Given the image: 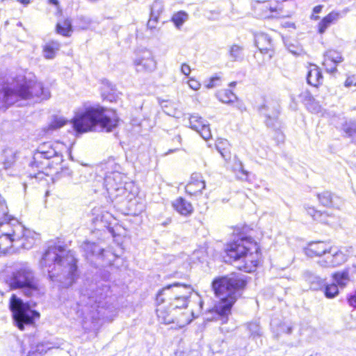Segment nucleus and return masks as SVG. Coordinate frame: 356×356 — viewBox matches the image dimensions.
I'll list each match as a JSON object with an SVG mask.
<instances>
[{
  "instance_id": "f3484780",
  "label": "nucleus",
  "mask_w": 356,
  "mask_h": 356,
  "mask_svg": "<svg viewBox=\"0 0 356 356\" xmlns=\"http://www.w3.org/2000/svg\"><path fill=\"white\" fill-rule=\"evenodd\" d=\"M108 165H115V171L113 172H106V176L104 178V184L108 191L115 190L118 191L120 189V186L122 185V175L118 172V169L120 166L115 164L114 162L108 161L107 163Z\"/></svg>"
},
{
  "instance_id": "49530a36",
  "label": "nucleus",
  "mask_w": 356,
  "mask_h": 356,
  "mask_svg": "<svg viewBox=\"0 0 356 356\" xmlns=\"http://www.w3.org/2000/svg\"><path fill=\"white\" fill-rule=\"evenodd\" d=\"M286 45L289 51L295 56H300L303 52L302 47L298 45L292 43L286 44Z\"/></svg>"
},
{
  "instance_id": "4468645a",
  "label": "nucleus",
  "mask_w": 356,
  "mask_h": 356,
  "mask_svg": "<svg viewBox=\"0 0 356 356\" xmlns=\"http://www.w3.org/2000/svg\"><path fill=\"white\" fill-rule=\"evenodd\" d=\"M134 65L137 72H152L156 67V63L152 52L146 49L138 51L134 59Z\"/></svg>"
},
{
  "instance_id": "8fccbe9b",
  "label": "nucleus",
  "mask_w": 356,
  "mask_h": 356,
  "mask_svg": "<svg viewBox=\"0 0 356 356\" xmlns=\"http://www.w3.org/2000/svg\"><path fill=\"white\" fill-rule=\"evenodd\" d=\"M347 301L350 307L356 308V291L348 295Z\"/></svg>"
},
{
  "instance_id": "bf43d9fd",
  "label": "nucleus",
  "mask_w": 356,
  "mask_h": 356,
  "mask_svg": "<svg viewBox=\"0 0 356 356\" xmlns=\"http://www.w3.org/2000/svg\"><path fill=\"white\" fill-rule=\"evenodd\" d=\"M218 79H219L218 77L211 78L209 80V82L207 84V88H212L215 87V86H216L215 82L218 81Z\"/></svg>"
},
{
  "instance_id": "338daca9",
  "label": "nucleus",
  "mask_w": 356,
  "mask_h": 356,
  "mask_svg": "<svg viewBox=\"0 0 356 356\" xmlns=\"http://www.w3.org/2000/svg\"><path fill=\"white\" fill-rule=\"evenodd\" d=\"M175 140H177V141L180 142L181 140V138L179 135L177 136L175 138Z\"/></svg>"
},
{
  "instance_id": "69168bd1",
  "label": "nucleus",
  "mask_w": 356,
  "mask_h": 356,
  "mask_svg": "<svg viewBox=\"0 0 356 356\" xmlns=\"http://www.w3.org/2000/svg\"><path fill=\"white\" fill-rule=\"evenodd\" d=\"M170 222V220H167L166 221H165L164 222L162 223V225L163 226H166L167 225H168L169 223Z\"/></svg>"
},
{
  "instance_id": "0eeeda50",
  "label": "nucleus",
  "mask_w": 356,
  "mask_h": 356,
  "mask_svg": "<svg viewBox=\"0 0 356 356\" xmlns=\"http://www.w3.org/2000/svg\"><path fill=\"white\" fill-rule=\"evenodd\" d=\"M7 283L12 289H24L27 296H31L34 292L38 291L35 273L26 262L16 265L15 270L7 279Z\"/></svg>"
},
{
  "instance_id": "72a5a7b5",
  "label": "nucleus",
  "mask_w": 356,
  "mask_h": 356,
  "mask_svg": "<svg viewBox=\"0 0 356 356\" xmlns=\"http://www.w3.org/2000/svg\"><path fill=\"white\" fill-rule=\"evenodd\" d=\"M217 97L222 103L232 104L236 99V95L230 90L226 89L217 93Z\"/></svg>"
},
{
  "instance_id": "ea45409f",
  "label": "nucleus",
  "mask_w": 356,
  "mask_h": 356,
  "mask_svg": "<svg viewBox=\"0 0 356 356\" xmlns=\"http://www.w3.org/2000/svg\"><path fill=\"white\" fill-rule=\"evenodd\" d=\"M345 12L332 11L325 16L320 22L328 23L340 19L345 15Z\"/></svg>"
},
{
  "instance_id": "09e8293b",
  "label": "nucleus",
  "mask_w": 356,
  "mask_h": 356,
  "mask_svg": "<svg viewBox=\"0 0 356 356\" xmlns=\"http://www.w3.org/2000/svg\"><path fill=\"white\" fill-rule=\"evenodd\" d=\"M323 8V6H322V5H318L316 6H315L313 8V13L311 15L310 19L312 20H314V21L319 19V17L316 15L321 12Z\"/></svg>"
},
{
  "instance_id": "6ab92c4d",
  "label": "nucleus",
  "mask_w": 356,
  "mask_h": 356,
  "mask_svg": "<svg viewBox=\"0 0 356 356\" xmlns=\"http://www.w3.org/2000/svg\"><path fill=\"white\" fill-rule=\"evenodd\" d=\"M205 181L201 175L193 173L190 182L186 186V192L191 196H197L202 194V191L205 188Z\"/></svg>"
},
{
  "instance_id": "680f3d73",
  "label": "nucleus",
  "mask_w": 356,
  "mask_h": 356,
  "mask_svg": "<svg viewBox=\"0 0 356 356\" xmlns=\"http://www.w3.org/2000/svg\"><path fill=\"white\" fill-rule=\"evenodd\" d=\"M27 356H41V353L37 351L29 352Z\"/></svg>"
},
{
  "instance_id": "39448f33",
  "label": "nucleus",
  "mask_w": 356,
  "mask_h": 356,
  "mask_svg": "<svg viewBox=\"0 0 356 356\" xmlns=\"http://www.w3.org/2000/svg\"><path fill=\"white\" fill-rule=\"evenodd\" d=\"M118 122L115 112L95 105L86 107L83 111L77 113L72 123L74 130L81 134L94 130L97 125L109 132L117 127Z\"/></svg>"
},
{
  "instance_id": "a19ab883",
  "label": "nucleus",
  "mask_w": 356,
  "mask_h": 356,
  "mask_svg": "<svg viewBox=\"0 0 356 356\" xmlns=\"http://www.w3.org/2000/svg\"><path fill=\"white\" fill-rule=\"evenodd\" d=\"M248 329L250 332V337L253 339L261 337L262 335L261 329L259 325L256 322L250 323L248 325Z\"/></svg>"
},
{
  "instance_id": "603ef678",
  "label": "nucleus",
  "mask_w": 356,
  "mask_h": 356,
  "mask_svg": "<svg viewBox=\"0 0 356 356\" xmlns=\"http://www.w3.org/2000/svg\"><path fill=\"white\" fill-rule=\"evenodd\" d=\"M344 86L346 88H350L353 86H356V77L355 76H348L344 83Z\"/></svg>"
},
{
  "instance_id": "e433bc0d",
  "label": "nucleus",
  "mask_w": 356,
  "mask_h": 356,
  "mask_svg": "<svg viewBox=\"0 0 356 356\" xmlns=\"http://www.w3.org/2000/svg\"><path fill=\"white\" fill-rule=\"evenodd\" d=\"M324 295L327 298H334L339 294V287L335 283L327 284L323 286Z\"/></svg>"
},
{
  "instance_id": "4d7b16f0",
  "label": "nucleus",
  "mask_w": 356,
  "mask_h": 356,
  "mask_svg": "<svg viewBox=\"0 0 356 356\" xmlns=\"http://www.w3.org/2000/svg\"><path fill=\"white\" fill-rule=\"evenodd\" d=\"M188 86L191 88H192L194 90H198L200 87V83L193 79H191L188 81Z\"/></svg>"
},
{
  "instance_id": "5701e85b",
  "label": "nucleus",
  "mask_w": 356,
  "mask_h": 356,
  "mask_svg": "<svg viewBox=\"0 0 356 356\" xmlns=\"http://www.w3.org/2000/svg\"><path fill=\"white\" fill-rule=\"evenodd\" d=\"M172 205L177 212L184 216H190L193 211V207L191 202L181 197L174 200Z\"/></svg>"
},
{
  "instance_id": "473e14b6",
  "label": "nucleus",
  "mask_w": 356,
  "mask_h": 356,
  "mask_svg": "<svg viewBox=\"0 0 356 356\" xmlns=\"http://www.w3.org/2000/svg\"><path fill=\"white\" fill-rule=\"evenodd\" d=\"M156 30V27L149 26V24H140V26L136 29L137 38H149L152 36Z\"/></svg>"
},
{
  "instance_id": "dca6fc26",
  "label": "nucleus",
  "mask_w": 356,
  "mask_h": 356,
  "mask_svg": "<svg viewBox=\"0 0 356 356\" xmlns=\"http://www.w3.org/2000/svg\"><path fill=\"white\" fill-rule=\"evenodd\" d=\"M343 61L341 54L336 50H328L324 54L323 65L327 72L334 74L337 71V65Z\"/></svg>"
},
{
  "instance_id": "f03ea898",
  "label": "nucleus",
  "mask_w": 356,
  "mask_h": 356,
  "mask_svg": "<svg viewBox=\"0 0 356 356\" xmlns=\"http://www.w3.org/2000/svg\"><path fill=\"white\" fill-rule=\"evenodd\" d=\"M40 264L47 268L50 280L59 288L71 286L79 276L74 254L61 245H49Z\"/></svg>"
},
{
  "instance_id": "c756f323",
  "label": "nucleus",
  "mask_w": 356,
  "mask_h": 356,
  "mask_svg": "<svg viewBox=\"0 0 356 356\" xmlns=\"http://www.w3.org/2000/svg\"><path fill=\"white\" fill-rule=\"evenodd\" d=\"M60 43L56 41H50L44 46L43 54L44 58L52 59L60 49Z\"/></svg>"
},
{
  "instance_id": "a211bd4d",
  "label": "nucleus",
  "mask_w": 356,
  "mask_h": 356,
  "mask_svg": "<svg viewBox=\"0 0 356 356\" xmlns=\"http://www.w3.org/2000/svg\"><path fill=\"white\" fill-rule=\"evenodd\" d=\"M191 128L197 133L205 140H209L211 137V131L207 122L197 115H192L189 118Z\"/></svg>"
},
{
  "instance_id": "cd10ccee",
  "label": "nucleus",
  "mask_w": 356,
  "mask_h": 356,
  "mask_svg": "<svg viewBox=\"0 0 356 356\" xmlns=\"http://www.w3.org/2000/svg\"><path fill=\"white\" fill-rule=\"evenodd\" d=\"M163 11V2L161 0H155L151 6L149 19L147 22H150L151 21L157 22Z\"/></svg>"
},
{
  "instance_id": "f8f14e48",
  "label": "nucleus",
  "mask_w": 356,
  "mask_h": 356,
  "mask_svg": "<svg viewBox=\"0 0 356 356\" xmlns=\"http://www.w3.org/2000/svg\"><path fill=\"white\" fill-rule=\"evenodd\" d=\"M252 8L257 17L261 19H279L289 16L283 10V3L274 0L255 1Z\"/></svg>"
},
{
  "instance_id": "7c9ffc66",
  "label": "nucleus",
  "mask_w": 356,
  "mask_h": 356,
  "mask_svg": "<svg viewBox=\"0 0 356 356\" xmlns=\"http://www.w3.org/2000/svg\"><path fill=\"white\" fill-rule=\"evenodd\" d=\"M17 152L12 149H6L3 151V168H10L16 161Z\"/></svg>"
},
{
  "instance_id": "b1692460",
  "label": "nucleus",
  "mask_w": 356,
  "mask_h": 356,
  "mask_svg": "<svg viewBox=\"0 0 356 356\" xmlns=\"http://www.w3.org/2000/svg\"><path fill=\"white\" fill-rule=\"evenodd\" d=\"M254 40L257 48L263 54H267L272 49L271 39L266 33L257 34Z\"/></svg>"
},
{
  "instance_id": "f704fd0d",
  "label": "nucleus",
  "mask_w": 356,
  "mask_h": 356,
  "mask_svg": "<svg viewBox=\"0 0 356 356\" xmlns=\"http://www.w3.org/2000/svg\"><path fill=\"white\" fill-rule=\"evenodd\" d=\"M19 240H13V238L0 234V251L6 254L12 248L13 243L19 242Z\"/></svg>"
},
{
  "instance_id": "864d4df0",
  "label": "nucleus",
  "mask_w": 356,
  "mask_h": 356,
  "mask_svg": "<svg viewBox=\"0 0 356 356\" xmlns=\"http://www.w3.org/2000/svg\"><path fill=\"white\" fill-rule=\"evenodd\" d=\"M280 330L281 332H282L284 333L290 334L292 332L293 327L290 325L283 323V324L280 325Z\"/></svg>"
},
{
  "instance_id": "4be33fe9",
  "label": "nucleus",
  "mask_w": 356,
  "mask_h": 356,
  "mask_svg": "<svg viewBox=\"0 0 356 356\" xmlns=\"http://www.w3.org/2000/svg\"><path fill=\"white\" fill-rule=\"evenodd\" d=\"M82 248L88 260L93 257L101 259L104 258V250L95 243L85 242L82 245Z\"/></svg>"
},
{
  "instance_id": "79ce46f5",
  "label": "nucleus",
  "mask_w": 356,
  "mask_h": 356,
  "mask_svg": "<svg viewBox=\"0 0 356 356\" xmlns=\"http://www.w3.org/2000/svg\"><path fill=\"white\" fill-rule=\"evenodd\" d=\"M229 54L234 60H237L243 56V49L238 45H233L229 49Z\"/></svg>"
},
{
  "instance_id": "7ed1b4c3",
  "label": "nucleus",
  "mask_w": 356,
  "mask_h": 356,
  "mask_svg": "<svg viewBox=\"0 0 356 356\" xmlns=\"http://www.w3.org/2000/svg\"><path fill=\"white\" fill-rule=\"evenodd\" d=\"M193 291L191 285L179 282L169 284L161 289L156 297V314L161 322L170 324L175 321L177 323L182 321L178 312L187 307ZM191 321L192 319L188 318L183 323L188 324Z\"/></svg>"
},
{
  "instance_id": "20e7f679",
  "label": "nucleus",
  "mask_w": 356,
  "mask_h": 356,
  "mask_svg": "<svg viewBox=\"0 0 356 356\" xmlns=\"http://www.w3.org/2000/svg\"><path fill=\"white\" fill-rule=\"evenodd\" d=\"M245 276L241 273H232L226 276L215 279L212 282V288L216 296L220 298L215 305L214 311L216 320L226 323L231 309L238 297L241 296V290L246 285Z\"/></svg>"
},
{
  "instance_id": "9b49d317",
  "label": "nucleus",
  "mask_w": 356,
  "mask_h": 356,
  "mask_svg": "<svg viewBox=\"0 0 356 356\" xmlns=\"http://www.w3.org/2000/svg\"><path fill=\"white\" fill-rule=\"evenodd\" d=\"M8 207L4 200L0 196V234L20 240L24 231V226L15 218L8 215Z\"/></svg>"
},
{
  "instance_id": "58836bf2",
  "label": "nucleus",
  "mask_w": 356,
  "mask_h": 356,
  "mask_svg": "<svg viewBox=\"0 0 356 356\" xmlns=\"http://www.w3.org/2000/svg\"><path fill=\"white\" fill-rule=\"evenodd\" d=\"M56 29L58 34L63 36H70L73 32L72 24H57Z\"/></svg>"
},
{
  "instance_id": "423d86ee",
  "label": "nucleus",
  "mask_w": 356,
  "mask_h": 356,
  "mask_svg": "<svg viewBox=\"0 0 356 356\" xmlns=\"http://www.w3.org/2000/svg\"><path fill=\"white\" fill-rule=\"evenodd\" d=\"M225 261L235 263V266L241 270L251 273L256 270L260 254L256 243L250 239L241 238L227 245L225 250Z\"/></svg>"
},
{
  "instance_id": "f257e3e1",
  "label": "nucleus",
  "mask_w": 356,
  "mask_h": 356,
  "mask_svg": "<svg viewBox=\"0 0 356 356\" xmlns=\"http://www.w3.org/2000/svg\"><path fill=\"white\" fill-rule=\"evenodd\" d=\"M50 97L49 90L33 75L18 74L0 86V110L6 111L22 99L38 102Z\"/></svg>"
},
{
  "instance_id": "c85d7f7f",
  "label": "nucleus",
  "mask_w": 356,
  "mask_h": 356,
  "mask_svg": "<svg viewBox=\"0 0 356 356\" xmlns=\"http://www.w3.org/2000/svg\"><path fill=\"white\" fill-rule=\"evenodd\" d=\"M332 277L337 286L341 289L346 287L350 281L349 273L347 270L334 273Z\"/></svg>"
},
{
  "instance_id": "37998d69",
  "label": "nucleus",
  "mask_w": 356,
  "mask_h": 356,
  "mask_svg": "<svg viewBox=\"0 0 356 356\" xmlns=\"http://www.w3.org/2000/svg\"><path fill=\"white\" fill-rule=\"evenodd\" d=\"M72 175V171L68 168H62L60 171L56 172L52 179L54 181H58L63 177H70Z\"/></svg>"
},
{
  "instance_id": "052dcab7",
  "label": "nucleus",
  "mask_w": 356,
  "mask_h": 356,
  "mask_svg": "<svg viewBox=\"0 0 356 356\" xmlns=\"http://www.w3.org/2000/svg\"><path fill=\"white\" fill-rule=\"evenodd\" d=\"M321 24V26L319 27L318 31L320 33H323L327 28V25L329 24Z\"/></svg>"
},
{
  "instance_id": "c03bdc74",
  "label": "nucleus",
  "mask_w": 356,
  "mask_h": 356,
  "mask_svg": "<svg viewBox=\"0 0 356 356\" xmlns=\"http://www.w3.org/2000/svg\"><path fill=\"white\" fill-rule=\"evenodd\" d=\"M188 19V15L184 10L175 13L171 19L172 22H185Z\"/></svg>"
},
{
  "instance_id": "2eb2a0df",
  "label": "nucleus",
  "mask_w": 356,
  "mask_h": 356,
  "mask_svg": "<svg viewBox=\"0 0 356 356\" xmlns=\"http://www.w3.org/2000/svg\"><path fill=\"white\" fill-rule=\"evenodd\" d=\"M347 260L346 255L340 250L330 248L325 256L318 261L322 267L334 268L343 264Z\"/></svg>"
},
{
  "instance_id": "ddd939ff",
  "label": "nucleus",
  "mask_w": 356,
  "mask_h": 356,
  "mask_svg": "<svg viewBox=\"0 0 356 356\" xmlns=\"http://www.w3.org/2000/svg\"><path fill=\"white\" fill-rule=\"evenodd\" d=\"M259 113L266 118L265 123L268 127L277 129L279 125V105L273 101H265L259 106Z\"/></svg>"
},
{
  "instance_id": "bb28decb",
  "label": "nucleus",
  "mask_w": 356,
  "mask_h": 356,
  "mask_svg": "<svg viewBox=\"0 0 356 356\" xmlns=\"http://www.w3.org/2000/svg\"><path fill=\"white\" fill-rule=\"evenodd\" d=\"M36 236L37 234L35 232L29 229H26L24 227L23 234L19 240V241H22L20 246L26 250L31 249L35 242Z\"/></svg>"
},
{
  "instance_id": "a878e982",
  "label": "nucleus",
  "mask_w": 356,
  "mask_h": 356,
  "mask_svg": "<svg viewBox=\"0 0 356 356\" xmlns=\"http://www.w3.org/2000/svg\"><path fill=\"white\" fill-rule=\"evenodd\" d=\"M307 81L309 84L313 86H317L323 81V76L320 69L315 65L307 73Z\"/></svg>"
},
{
  "instance_id": "6e6552de",
  "label": "nucleus",
  "mask_w": 356,
  "mask_h": 356,
  "mask_svg": "<svg viewBox=\"0 0 356 356\" xmlns=\"http://www.w3.org/2000/svg\"><path fill=\"white\" fill-rule=\"evenodd\" d=\"M33 306L29 302H23L15 295L12 296L9 307L14 323L19 330H23L26 325H33L35 319L39 318L40 314L32 309Z\"/></svg>"
},
{
  "instance_id": "e2e57ef3",
  "label": "nucleus",
  "mask_w": 356,
  "mask_h": 356,
  "mask_svg": "<svg viewBox=\"0 0 356 356\" xmlns=\"http://www.w3.org/2000/svg\"><path fill=\"white\" fill-rule=\"evenodd\" d=\"M20 3L26 6L30 3V0H17Z\"/></svg>"
},
{
  "instance_id": "a18cd8bd",
  "label": "nucleus",
  "mask_w": 356,
  "mask_h": 356,
  "mask_svg": "<svg viewBox=\"0 0 356 356\" xmlns=\"http://www.w3.org/2000/svg\"><path fill=\"white\" fill-rule=\"evenodd\" d=\"M234 170L241 173V175L239 177L241 179L246 180L248 179V172L243 168V163L241 161H236Z\"/></svg>"
},
{
  "instance_id": "2f4dec72",
  "label": "nucleus",
  "mask_w": 356,
  "mask_h": 356,
  "mask_svg": "<svg viewBox=\"0 0 356 356\" xmlns=\"http://www.w3.org/2000/svg\"><path fill=\"white\" fill-rule=\"evenodd\" d=\"M216 147L221 156L225 159H230L229 143L226 139H218L216 141Z\"/></svg>"
},
{
  "instance_id": "3c124183",
  "label": "nucleus",
  "mask_w": 356,
  "mask_h": 356,
  "mask_svg": "<svg viewBox=\"0 0 356 356\" xmlns=\"http://www.w3.org/2000/svg\"><path fill=\"white\" fill-rule=\"evenodd\" d=\"M344 131L348 136H353L356 134V124H351L349 127H346Z\"/></svg>"
},
{
  "instance_id": "de8ad7c7",
  "label": "nucleus",
  "mask_w": 356,
  "mask_h": 356,
  "mask_svg": "<svg viewBox=\"0 0 356 356\" xmlns=\"http://www.w3.org/2000/svg\"><path fill=\"white\" fill-rule=\"evenodd\" d=\"M307 108L314 113H318L321 111V106L315 99H310L307 104Z\"/></svg>"
},
{
  "instance_id": "4c0bfd02",
  "label": "nucleus",
  "mask_w": 356,
  "mask_h": 356,
  "mask_svg": "<svg viewBox=\"0 0 356 356\" xmlns=\"http://www.w3.org/2000/svg\"><path fill=\"white\" fill-rule=\"evenodd\" d=\"M307 213L310 215L314 220H318L322 222H326V220L325 219L326 214L323 213L321 211H316L314 207H305Z\"/></svg>"
},
{
  "instance_id": "6e6d98bb",
  "label": "nucleus",
  "mask_w": 356,
  "mask_h": 356,
  "mask_svg": "<svg viewBox=\"0 0 356 356\" xmlns=\"http://www.w3.org/2000/svg\"><path fill=\"white\" fill-rule=\"evenodd\" d=\"M49 4L53 5L56 7V14L58 15H61L62 10L60 8L59 1L58 0H48Z\"/></svg>"
},
{
  "instance_id": "5fc2aeb1",
  "label": "nucleus",
  "mask_w": 356,
  "mask_h": 356,
  "mask_svg": "<svg viewBox=\"0 0 356 356\" xmlns=\"http://www.w3.org/2000/svg\"><path fill=\"white\" fill-rule=\"evenodd\" d=\"M235 107L238 110L240 111L241 112H243L245 111H246V107L244 104V103L239 100L238 99V97H236V99L235 100Z\"/></svg>"
},
{
  "instance_id": "412c9836",
  "label": "nucleus",
  "mask_w": 356,
  "mask_h": 356,
  "mask_svg": "<svg viewBox=\"0 0 356 356\" xmlns=\"http://www.w3.org/2000/svg\"><path fill=\"white\" fill-rule=\"evenodd\" d=\"M317 197L320 204L325 207L339 209L342 204L339 197L327 191L318 193Z\"/></svg>"
},
{
  "instance_id": "393cba45",
  "label": "nucleus",
  "mask_w": 356,
  "mask_h": 356,
  "mask_svg": "<svg viewBox=\"0 0 356 356\" xmlns=\"http://www.w3.org/2000/svg\"><path fill=\"white\" fill-rule=\"evenodd\" d=\"M305 281L309 284L312 290H319L325 285V280L320 277L312 274L310 272H306L304 275Z\"/></svg>"
},
{
  "instance_id": "c9c22d12",
  "label": "nucleus",
  "mask_w": 356,
  "mask_h": 356,
  "mask_svg": "<svg viewBox=\"0 0 356 356\" xmlns=\"http://www.w3.org/2000/svg\"><path fill=\"white\" fill-rule=\"evenodd\" d=\"M67 122V120L63 117L54 116L50 124L44 131L48 133L49 131L56 130L63 127Z\"/></svg>"
},
{
  "instance_id": "774afa93",
  "label": "nucleus",
  "mask_w": 356,
  "mask_h": 356,
  "mask_svg": "<svg viewBox=\"0 0 356 356\" xmlns=\"http://www.w3.org/2000/svg\"><path fill=\"white\" fill-rule=\"evenodd\" d=\"M236 85V81H233V82H231L229 83V86L230 87H234Z\"/></svg>"
},
{
  "instance_id": "1a4fd4ad",
  "label": "nucleus",
  "mask_w": 356,
  "mask_h": 356,
  "mask_svg": "<svg viewBox=\"0 0 356 356\" xmlns=\"http://www.w3.org/2000/svg\"><path fill=\"white\" fill-rule=\"evenodd\" d=\"M110 294L109 286L106 284H101L97 286L96 284H92L89 289H86L84 292H82L81 304L84 305L86 307V312L91 308V312L93 313V310L97 312V318L104 316V312H102V309L106 306L107 302L104 300L108 298Z\"/></svg>"
},
{
  "instance_id": "0e129e2a",
  "label": "nucleus",
  "mask_w": 356,
  "mask_h": 356,
  "mask_svg": "<svg viewBox=\"0 0 356 356\" xmlns=\"http://www.w3.org/2000/svg\"><path fill=\"white\" fill-rule=\"evenodd\" d=\"M177 29H181V26L183 25V24H175Z\"/></svg>"
},
{
  "instance_id": "13d9d810",
  "label": "nucleus",
  "mask_w": 356,
  "mask_h": 356,
  "mask_svg": "<svg viewBox=\"0 0 356 356\" xmlns=\"http://www.w3.org/2000/svg\"><path fill=\"white\" fill-rule=\"evenodd\" d=\"M181 72L182 74H184L186 76H188L191 73V67L187 64H183L181 67Z\"/></svg>"
},
{
  "instance_id": "9d476101",
  "label": "nucleus",
  "mask_w": 356,
  "mask_h": 356,
  "mask_svg": "<svg viewBox=\"0 0 356 356\" xmlns=\"http://www.w3.org/2000/svg\"><path fill=\"white\" fill-rule=\"evenodd\" d=\"M63 145L60 143L54 144L44 143L41 144L33 154L31 165L32 167L35 166L38 168H43L44 165L49 166L50 163L49 160L51 159H54L52 163H60L63 159L60 147H62Z\"/></svg>"
},
{
  "instance_id": "aec40b11",
  "label": "nucleus",
  "mask_w": 356,
  "mask_h": 356,
  "mask_svg": "<svg viewBox=\"0 0 356 356\" xmlns=\"http://www.w3.org/2000/svg\"><path fill=\"white\" fill-rule=\"evenodd\" d=\"M330 248V245L323 241H315L308 244L305 249V252L310 257H319L323 258L328 252Z\"/></svg>"
}]
</instances>
